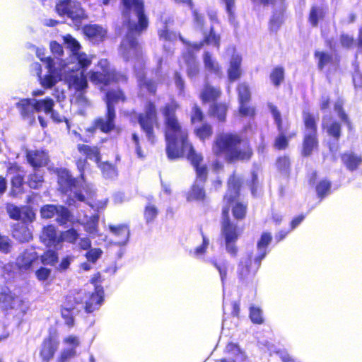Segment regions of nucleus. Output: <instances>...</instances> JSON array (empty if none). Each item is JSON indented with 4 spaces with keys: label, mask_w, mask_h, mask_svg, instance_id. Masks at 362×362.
I'll return each instance as SVG.
<instances>
[{
    "label": "nucleus",
    "mask_w": 362,
    "mask_h": 362,
    "mask_svg": "<svg viewBox=\"0 0 362 362\" xmlns=\"http://www.w3.org/2000/svg\"><path fill=\"white\" fill-rule=\"evenodd\" d=\"M56 215H57L56 221L60 226L65 225L71 216L70 211L64 206H58V212Z\"/></svg>",
    "instance_id": "3c124183"
},
{
    "label": "nucleus",
    "mask_w": 362,
    "mask_h": 362,
    "mask_svg": "<svg viewBox=\"0 0 362 362\" xmlns=\"http://www.w3.org/2000/svg\"><path fill=\"white\" fill-rule=\"evenodd\" d=\"M180 106L175 100L165 103L160 109L163 117V132L166 143L165 151L170 160L187 158L194 168L201 165L203 157L197 153L189 141L187 130L180 122L177 111Z\"/></svg>",
    "instance_id": "f03ea898"
},
{
    "label": "nucleus",
    "mask_w": 362,
    "mask_h": 362,
    "mask_svg": "<svg viewBox=\"0 0 362 362\" xmlns=\"http://www.w3.org/2000/svg\"><path fill=\"white\" fill-rule=\"evenodd\" d=\"M168 21H170V20L165 21V23H164L165 25H164L163 28L158 30V35L160 40H163L168 41V42H173V41H175L177 39V37H178V34H177L176 33H175L173 31L170 30L167 28V24H168Z\"/></svg>",
    "instance_id": "8fccbe9b"
},
{
    "label": "nucleus",
    "mask_w": 362,
    "mask_h": 362,
    "mask_svg": "<svg viewBox=\"0 0 362 362\" xmlns=\"http://www.w3.org/2000/svg\"><path fill=\"white\" fill-rule=\"evenodd\" d=\"M253 151L247 142H244L239 135L228 134V162L248 161Z\"/></svg>",
    "instance_id": "423d86ee"
},
{
    "label": "nucleus",
    "mask_w": 362,
    "mask_h": 362,
    "mask_svg": "<svg viewBox=\"0 0 362 362\" xmlns=\"http://www.w3.org/2000/svg\"><path fill=\"white\" fill-rule=\"evenodd\" d=\"M13 237L21 243H26L33 239V234L26 225L16 224L12 230Z\"/></svg>",
    "instance_id": "cd10ccee"
},
{
    "label": "nucleus",
    "mask_w": 362,
    "mask_h": 362,
    "mask_svg": "<svg viewBox=\"0 0 362 362\" xmlns=\"http://www.w3.org/2000/svg\"><path fill=\"white\" fill-rule=\"evenodd\" d=\"M21 219L24 223H32L35 219V213L29 206H23Z\"/></svg>",
    "instance_id": "e2e57ef3"
},
{
    "label": "nucleus",
    "mask_w": 362,
    "mask_h": 362,
    "mask_svg": "<svg viewBox=\"0 0 362 362\" xmlns=\"http://www.w3.org/2000/svg\"><path fill=\"white\" fill-rule=\"evenodd\" d=\"M103 251L100 248H90L86 253L85 257L88 262L95 263L97 260L101 257Z\"/></svg>",
    "instance_id": "774afa93"
},
{
    "label": "nucleus",
    "mask_w": 362,
    "mask_h": 362,
    "mask_svg": "<svg viewBox=\"0 0 362 362\" xmlns=\"http://www.w3.org/2000/svg\"><path fill=\"white\" fill-rule=\"evenodd\" d=\"M228 362H248V360L238 344L230 343L228 344Z\"/></svg>",
    "instance_id": "393cba45"
},
{
    "label": "nucleus",
    "mask_w": 362,
    "mask_h": 362,
    "mask_svg": "<svg viewBox=\"0 0 362 362\" xmlns=\"http://www.w3.org/2000/svg\"><path fill=\"white\" fill-rule=\"evenodd\" d=\"M58 206L54 204H46L41 207L40 215L42 218L49 219L53 218L58 212Z\"/></svg>",
    "instance_id": "4d7b16f0"
},
{
    "label": "nucleus",
    "mask_w": 362,
    "mask_h": 362,
    "mask_svg": "<svg viewBox=\"0 0 362 362\" xmlns=\"http://www.w3.org/2000/svg\"><path fill=\"white\" fill-rule=\"evenodd\" d=\"M194 135L202 141H205L213 135V127L208 122H204L196 127L194 130Z\"/></svg>",
    "instance_id": "f704fd0d"
},
{
    "label": "nucleus",
    "mask_w": 362,
    "mask_h": 362,
    "mask_svg": "<svg viewBox=\"0 0 362 362\" xmlns=\"http://www.w3.org/2000/svg\"><path fill=\"white\" fill-rule=\"evenodd\" d=\"M204 119V114L201 107L194 104L191 110L190 123L192 124L202 123Z\"/></svg>",
    "instance_id": "de8ad7c7"
},
{
    "label": "nucleus",
    "mask_w": 362,
    "mask_h": 362,
    "mask_svg": "<svg viewBox=\"0 0 362 362\" xmlns=\"http://www.w3.org/2000/svg\"><path fill=\"white\" fill-rule=\"evenodd\" d=\"M277 169L284 175H288L290 171L291 163L288 156L279 157L276 163Z\"/></svg>",
    "instance_id": "bf43d9fd"
},
{
    "label": "nucleus",
    "mask_w": 362,
    "mask_h": 362,
    "mask_svg": "<svg viewBox=\"0 0 362 362\" xmlns=\"http://www.w3.org/2000/svg\"><path fill=\"white\" fill-rule=\"evenodd\" d=\"M58 253L56 250H47L40 256V261L45 265L54 266L58 262Z\"/></svg>",
    "instance_id": "49530a36"
},
{
    "label": "nucleus",
    "mask_w": 362,
    "mask_h": 362,
    "mask_svg": "<svg viewBox=\"0 0 362 362\" xmlns=\"http://www.w3.org/2000/svg\"><path fill=\"white\" fill-rule=\"evenodd\" d=\"M11 194L16 197L24 193V176L21 174L13 175L11 179Z\"/></svg>",
    "instance_id": "e433bc0d"
},
{
    "label": "nucleus",
    "mask_w": 362,
    "mask_h": 362,
    "mask_svg": "<svg viewBox=\"0 0 362 362\" xmlns=\"http://www.w3.org/2000/svg\"><path fill=\"white\" fill-rule=\"evenodd\" d=\"M33 98H22L16 103V107L23 118L33 117Z\"/></svg>",
    "instance_id": "c9c22d12"
},
{
    "label": "nucleus",
    "mask_w": 362,
    "mask_h": 362,
    "mask_svg": "<svg viewBox=\"0 0 362 362\" xmlns=\"http://www.w3.org/2000/svg\"><path fill=\"white\" fill-rule=\"evenodd\" d=\"M247 103H239V114L242 117H255L256 114L255 107L251 105H248Z\"/></svg>",
    "instance_id": "0e129e2a"
},
{
    "label": "nucleus",
    "mask_w": 362,
    "mask_h": 362,
    "mask_svg": "<svg viewBox=\"0 0 362 362\" xmlns=\"http://www.w3.org/2000/svg\"><path fill=\"white\" fill-rule=\"evenodd\" d=\"M67 82L69 87H73L76 91H83L88 87L86 76L84 72L71 74L67 77Z\"/></svg>",
    "instance_id": "5701e85b"
},
{
    "label": "nucleus",
    "mask_w": 362,
    "mask_h": 362,
    "mask_svg": "<svg viewBox=\"0 0 362 362\" xmlns=\"http://www.w3.org/2000/svg\"><path fill=\"white\" fill-rule=\"evenodd\" d=\"M212 153L216 157H226V134H218L212 144Z\"/></svg>",
    "instance_id": "a878e982"
},
{
    "label": "nucleus",
    "mask_w": 362,
    "mask_h": 362,
    "mask_svg": "<svg viewBox=\"0 0 362 362\" xmlns=\"http://www.w3.org/2000/svg\"><path fill=\"white\" fill-rule=\"evenodd\" d=\"M63 343L69 347L62 349L54 362H69L77 356L76 348L81 344L78 337L69 335L63 339Z\"/></svg>",
    "instance_id": "9b49d317"
},
{
    "label": "nucleus",
    "mask_w": 362,
    "mask_h": 362,
    "mask_svg": "<svg viewBox=\"0 0 362 362\" xmlns=\"http://www.w3.org/2000/svg\"><path fill=\"white\" fill-rule=\"evenodd\" d=\"M149 202L146 205L144 210V217L147 223H152L156 218L158 214V209L157 206L151 202L153 197H148Z\"/></svg>",
    "instance_id": "ea45409f"
},
{
    "label": "nucleus",
    "mask_w": 362,
    "mask_h": 362,
    "mask_svg": "<svg viewBox=\"0 0 362 362\" xmlns=\"http://www.w3.org/2000/svg\"><path fill=\"white\" fill-rule=\"evenodd\" d=\"M37 259V252L25 250L16 259V269L20 274L30 273L33 270V263Z\"/></svg>",
    "instance_id": "dca6fc26"
},
{
    "label": "nucleus",
    "mask_w": 362,
    "mask_h": 362,
    "mask_svg": "<svg viewBox=\"0 0 362 362\" xmlns=\"http://www.w3.org/2000/svg\"><path fill=\"white\" fill-rule=\"evenodd\" d=\"M318 146L317 134H304L301 154L309 156Z\"/></svg>",
    "instance_id": "b1692460"
},
{
    "label": "nucleus",
    "mask_w": 362,
    "mask_h": 362,
    "mask_svg": "<svg viewBox=\"0 0 362 362\" xmlns=\"http://www.w3.org/2000/svg\"><path fill=\"white\" fill-rule=\"evenodd\" d=\"M40 240L46 247L55 249H60L62 247V237L57 235V228L52 224L47 225L42 228Z\"/></svg>",
    "instance_id": "4468645a"
},
{
    "label": "nucleus",
    "mask_w": 362,
    "mask_h": 362,
    "mask_svg": "<svg viewBox=\"0 0 362 362\" xmlns=\"http://www.w3.org/2000/svg\"><path fill=\"white\" fill-rule=\"evenodd\" d=\"M239 103H249L251 100V91L248 84L240 83L237 86Z\"/></svg>",
    "instance_id": "c03bdc74"
},
{
    "label": "nucleus",
    "mask_w": 362,
    "mask_h": 362,
    "mask_svg": "<svg viewBox=\"0 0 362 362\" xmlns=\"http://www.w3.org/2000/svg\"><path fill=\"white\" fill-rule=\"evenodd\" d=\"M239 235L238 227L228 221V252L235 256L238 249L234 244L230 243L237 240Z\"/></svg>",
    "instance_id": "2f4dec72"
},
{
    "label": "nucleus",
    "mask_w": 362,
    "mask_h": 362,
    "mask_svg": "<svg viewBox=\"0 0 362 362\" xmlns=\"http://www.w3.org/2000/svg\"><path fill=\"white\" fill-rule=\"evenodd\" d=\"M270 79L273 84L278 87L284 79V68L281 66L274 68L270 74Z\"/></svg>",
    "instance_id": "5fc2aeb1"
},
{
    "label": "nucleus",
    "mask_w": 362,
    "mask_h": 362,
    "mask_svg": "<svg viewBox=\"0 0 362 362\" xmlns=\"http://www.w3.org/2000/svg\"><path fill=\"white\" fill-rule=\"evenodd\" d=\"M121 15L126 33L119 45V54L125 62L143 61L142 47L139 37L149 27V18L144 0H121Z\"/></svg>",
    "instance_id": "f257e3e1"
},
{
    "label": "nucleus",
    "mask_w": 362,
    "mask_h": 362,
    "mask_svg": "<svg viewBox=\"0 0 362 362\" xmlns=\"http://www.w3.org/2000/svg\"><path fill=\"white\" fill-rule=\"evenodd\" d=\"M209 115L216 118L219 122H224L226 116V105L223 103H214L209 106Z\"/></svg>",
    "instance_id": "473e14b6"
},
{
    "label": "nucleus",
    "mask_w": 362,
    "mask_h": 362,
    "mask_svg": "<svg viewBox=\"0 0 362 362\" xmlns=\"http://www.w3.org/2000/svg\"><path fill=\"white\" fill-rule=\"evenodd\" d=\"M82 31L88 40L95 44L103 42L107 35L106 30L97 24L85 25Z\"/></svg>",
    "instance_id": "a211bd4d"
},
{
    "label": "nucleus",
    "mask_w": 362,
    "mask_h": 362,
    "mask_svg": "<svg viewBox=\"0 0 362 362\" xmlns=\"http://www.w3.org/2000/svg\"><path fill=\"white\" fill-rule=\"evenodd\" d=\"M77 150L87 160H93L95 163H99L101 160L100 148L98 146L80 144L77 145Z\"/></svg>",
    "instance_id": "aec40b11"
},
{
    "label": "nucleus",
    "mask_w": 362,
    "mask_h": 362,
    "mask_svg": "<svg viewBox=\"0 0 362 362\" xmlns=\"http://www.w3.org/2000/svg\"><path fill=\"white\" fill-rule=\"evenodd\" d=\"M25 157L27 163L35 170L46 166L49 162L48 153L42 149L27 150Z\"/></svg>",
    "instance_id": "ddd939ff"
},
{
    "label": "nucleus",
    "mask_w": 362,
    "mask_h": 362,
    "mask_svg": "<svg viewBox=\"0 0 362 362\" xmlns=\"http://www.w3.org/2000/svg\"><path fill=\"white\" fill-rule=\"evenodd\" d=\"M90 81L99 87L100 91L105 90L111 84H127L129 81L128 75L115 69H104L102 71H90Z\"/></svg>",
    "instance_id": "20e7f679"
},
{
    "label": "nucleus",
    "mask_w": 362,
    "mask_h": 362,
    "mask_svg": "<svg viewBox=\"0 0 362 362\" xmlns=\"http://www.w3.org/2000/svg\"><path fill=\"white\" fill-rule=\"evenodd\" d=\"M205 67L209 71L218 72L220 69L213 60L211 54L209 52H205L203 56Z\"/></svg>",
    "instance_id": "69168bd1"
},
{
    "label": "nucleus",
    "mask_w": 362,
    "mask_h": 362,
    "mask_svg": "<svg viewBox=\"0 0 362 362\" xmlns=\"http://www.w3.org/2000/svg\"><path fill=\"white\" fill-rule=\"evenodd\" d=\"M44 182L43 174L33 172L28 175L26 184L30 189H39L42 187Z\"/></svg>",
    "instance_id": "a19ab883"
},
{
    "label": "nucleus",
    "mask_w": 362,
    "mask_h": 362,
    "mask_svg": "<svg viewBox=\"0 0 362 362\" xmlns=\"http://www.w3.org/2000/svg\"><path fill=\"white\" fill-rule=\"evenodd\" d=\"M242 57L238 54H233L230 61V66L228 69V78L230 81H235L240 78L242 75L241 69Z\"/></svg>",
    "instance_id": "4be33fe9"
},
{
    "label": "nucleus",
    "mask_w": 362,
    "mask_h": 362,
    "mask_svg": "<svg viewBox=\"0 0 362 362\" xmlns=\"http://www.w3.org/2000/svg\"><path fill=\"white\" fill-rule=\"evenodd\" d=\"M60 236L62 237V242L66 241L70 244H75L78 239L79 234L76 229L71 228L63 231Z\"/></svg>",
    "instance_id": "6e6d98bb"
},
{
    "label": "nucleus",
    "mask_w": 362,
    "mask_h": 362,
    "mask_svg": "<svg viewBox=\"0 0 362 362\" xmlns=\"http://www.w3.org/2000/svg\"><path fill=\"white\" fill-rule=\"evenodd\" d=\"M323 127L326 129L327 132L329 136L333 137L336 141L339 139L341 136V127L339 122L334 121L326 126L323 124Z\"/></svg>",
    "instance_id": "09e8293b"
},
{
    "label": "nucleus",
    "mask_w": 362,
    "mask_h": 362,
    "mask_svg": "<svg viewBox=\"0 0 362 362\" xmlns=\"http://www.w3.org/2000/svg\"><path fill=\"white\" fill-rule=\"evenodd\" d=\"M59 345L57 329H49L48 335L43 339L40 346L39 357L41 362H51L59 349Z\"/></svg>",
    "instance_id": "1a4fd4ad"
},
{
    "label": "nucleus",
    "mask_w": 362,
    "mask_h": 362,
    "mask_svg": "<svg viewBox=\"0 0 362 362\" xmlns=\"http://www.w3.org/2000/svg\"><path fill=\"white\" fill-rule=\"evenodd\" d=\"M54 105V100L49 98L47 97L42 100H36L33 99L32 107L33 112H40L43 110L46 114H50Z\"/></svg>",
    "instance_id": "c85d7f7f"
},
{
    "label": "nucleus",
    "mask_w": 362,
    "mask_h": 362,
    "mask_svg": "<svg viewBox=\"0 0 362 362\" xmlns=\"http://www.w3.org/2000/svg\"><path fill=\"white\" fill-rule=\"evenodd\" d=\"M315 56L319 59L318 67L320 70L329 64L332 60V55L324 52H315Z\"/></svg>",
    "instance_id": "680f3d73"
},
{
    "label": "nucleus",
    "mask_w": 362,
    "mask_h": 362,
    "mask_svg": "<svg viewBox=\"0 0 362 362\" xmlns=\"http://www.w3.org/2000/svg\"><path fill=\"white\" fill-rule=\"evenodd\" d=\"M72 57L76 61L77 69L82 72H85L92 64L93 57L85 52H79Z\"/></svg>",
    "instance_id": "4c0bfd02"
},
{
    "label": "nucleus",
    "mask_w": 362,
    "mask_h": 362,
    "mask_svg": "<svg viewBox=\"0 0 362 362\" xmlns=\"http://www.w3.org/2000/svg\"><path fill=\"white\" fill-rule=\"evenodd\" d=\"M99 216L94 214L91 216L84 223L85 230L88 233H96L98 232Z\"/></svg>",
    "instance_id": "13d9d810"
},
{
    "label": "nucleus",
    "mask_w": 362,
    "mask_h": 362,
    "mask_svg": "<svg viewBox=\"0 0 362 362\" xmlns=\"http://www.w3.org/2000/svg\"><path fill=\"white\" fill-rule=\"evenodd\" d=\"M219 40V36L214 33V28H211L209 34L206 35L202 40L204 41L205 45H214L216 47H218Z\"/></svg>",
    "instance_id": "338daca9"
},
{
    "label": "nucleus",
    "mask_w": 362,
    "mask_h": 362,
    "mask_svg": "<svg viewBox=\"0 0 362 362\" xmlns=\"http://www.w3.org/2000/svg\"><path fill=\"white\" fill-rule=\"evenodd\" d=\"M66 48L71 52V56L80 52L81 48L80 43L71 35H66L64 37Z\"/></svg>",
    "instance_id": "603ef678"
},
{
    "label": "nucleus",
    "mask_w": 362,
    "mask_h": 362,
    "mask_svg": "<svg viewBox=\"0 0 362 362\" xmlns=\"http://www.w3.org/2000/svg\"><path fill=\"white\" fill-rule=\"evenodd\" d=\"M136 120L147 139L153 144L156 139L155 127L158 126V107L153 100L145 102L144 110L137 114Z\"/></svg>",
    "instance_id": "7ed1b4c3"
},
{
    "label": "nucleus",
    "mask_w": 362,
    "mask_h": 362,
    "mask_svg": "<svg viewBox=\"0 0 362 362\" xmlns=\"http://www.w3.org/2000/svg\"><path fill=\"white\" fill-rule=\"evenodd\" d=\"M103 101L105 105V112L107 117H110L116 122L117 112L115 105L118 103H125L128 101V97L125 91L117 87L116 88L105 89Z\"/></svg>",
    "instance_id": "0eeeda50"
},
{
    "label": "nucleus",
    "mask_w": 362,
    "mask_h": 362,
    "mask_svg": "<svg viewBox=\"0 0 362 362\" xmlns=\"http://www.w3.org/2000/svg\"><path fill=\"white\" fill-rule=\"evenodd\" d=\"M17 298V296L10 291L0 293V302L6 310H11L15 308Z\"/></svg>",
    "instance_id": "79ce46f5"
},
{
    "label": "nucleus",
    "mask_w": 362,
    "mask_h": 362,
    "mask_svg": "<svg viewBox=\"0 0 362 362\" xmlns=\"http://www.w3.org/2000/svg\"><path fill=\"white\" fill-rule=\"evenodd\" d=\"M204 184L194 182L188 193V200H204L206 197Z\"/></svg>",
    "instance_id": "58836bf2"
},
{
    "label": "nucleus",
    "mask_w": 362,
    "mask_h": 362,
    "mask_svg": "<svg viewBox=\"0 0 362 362\" xmlns=\"http://www.w3.org/2000/svg\"><path fill=\"white\" fill-rule=\"evenodd\" d=\"M325 15V12L322 8L315 6L312 7L309 16V20L312 25L314 27L317 26L318 21L323 19Z\"/></svg>",
    "instance_id": "864d4df0"
},
{
    "label": "nucleus",
    "mask_w": 362,
    "mask_h": 362,
    "mask_svg": "<svg viewBox=\"0 0 362 362\" xmlns=\"http://www.w3.org/2000/svg\"><path fill=\"white\" fill-rule=\"evenodd\" d=\"M196 177L194 182L205 184L207 180L208 170L206 165H199L194 168Z\"/></svg>",
    "instance_id": "052dcab7"
},
{
    "label": "nucleus",
    "mask_w": 362,
    "mask_h": 362,
    "mask_svg": "<svg viewBox=\"0 0 362 362\" xmlns=\"http://www.w3.org/2000/svg\"><path fill=\"white\" fill-rule=\"evenodd\" d=\"M138 88L140 91L146 92L150 95L155 96L157 94L158 83L152 78L144 76L139 80Z\"/></svg>",
    "instance_id": "7c9ffc66"
},
{
    "label": "nucleus",
    "mask_w": 362,
    "mask_h": 362,
    "mask_svg": "<svg viewBox=\"0 0 362 362\" xmlns=\"http://www.w3.org/2000/svg\"><path fill=\"white\" fill-rule=\"evenodd\" d=\"M267 107L274 117V122L276 124L279 132V135L275 139L274 146L279 150L285 149L288 145V141L285 135L286 130L283 127V122L281 112L279 111L277 107L273 105L272 103H268Z\"/></svg>",
    "instance_id": "9d476101"
},
{
    "label": "nucleus",
    "mask_w": 362,
    "mask_h": 362,
    "mask_svg": "<svg viewBox=\"0 0 362 362\" xmlns=\"http://www.w3.org/2000/svg\"><path fill=\"white\" fill-rule=\"evenodd\" d=\"M102 174L105 178H112L117 175V171L115 164L108 161L96 163Z\"/></svg>",
    "instance_id": "37998d69"
},
{
    "label": "nucleus",
    "mask_w": 362,
    "mask_h": 362,
    "mask_svg": "<svg viewBox=\"0 0 362 362\" xmlns=\"http://www.w3.org/2000/svg\"><path fill=\"white\" fill-rule=\"evenodd\" d=\"M82 296L85 298L84 310L87 313H91L98 310L104 301L103 288L96 287V291L91 293H84Z\"/></svg>",
    "instance_id": "f8f14e48"
},
{
    "label": "nucleus",
    "mask_w": 362,
    "mask_h": 362,
    "mask_svg": "<svg viewBox=\"0 0 362 362\" xmlns=\"http://www.w3.org/2000/svg\"><path fill=\"white\" fill-rule=\"evenodd\" d=\"M116 122L108 117L105 114L104 117H98L93 119L91 125L86 129V132L94 134L100 130L104 134H109L116 129Z\"/></svg>",
    "instance_id": "f3484780"
},
{
    "label": "nucleus",
    "mask_w": 362,
    "mask_h": 362,
    "mask_svg": "<svg viewBox=\"0 0 362 362\" xmlns=\"http://www.w3.org/2000/svg\"><path fill=\"white\" fill-rule=\"evenodd\" d=\"M110 233L117 239V243L124 245L127 243L130 231L127 224L109 225Z\"/></svg>",
    "instance_id": "412c9836"
},
{
    "label": "nucleus",
    "mask_w": 362,
    "mask_h": 362,
    "mask_svg": "<svg viewBox=\"0 0 362 362\" xmlns=\"http://www.w3.org/2000/svg\"><path fill=\"white\" fill-rule=\"evenodd\" d=\"M272 237L269 233L264 232L262 234L259 240L257 243L258 257L255 259V262L258 264L267 255L266 248L270 244Z\"/></svg>",
    "instance_id": "c756f323"
},
{
    "label": "nucleus",
    "mask_w": 362,
    "mask_h": 362,
    "mask_svg": "<svg viewBox=\"0 0 362 362\" xmlns=\"http://www.w3.org/2000/svg\"><path fill=\"white\" fill-rule=\"evenodd\" d=\"M83 302V296L80 293H71L66 296L62 305V308L73 311L77 306Z\"/></svg>",
    "instance_id": "72a5a7b5"
},
{
    "label": "nucleus",
    "mask_w": 362,
    "mask_h": 362,
    "mask_svg": "<svg viewBox=\"0 0 362 362\" xmlns=\"http://www.w3.org/2000/svg\"><path fill=\"white\" fill-rule=\"evenodd\" d=\"M222 94L221 89L218 86H213L206 83L202 90L199 98L202 103H216Z\"/></svg>",
    "instance_id": "6ab92c4d"
},
{
    "label": "nucleus",
    "mask_w": 362,
    "mask_h": 362,
    "mask_svg": "<svg viewBox=\"0 0 362 362\" xmlns=\"http://www.w3.org/2000/svg\"><path fill=\"white\" fill-rule=\"evenodd\" d=\"M57 183L60 192L67 195L77 188L78 182L68 170L63 169L57 173Z\"/></svg>",
    "instance_id": "2eb2a0df"
},
{
    "label": "nucleus",
    "mask_w": 362,
    "mask_h": 362,
    "mask_svg": "<svg viewBox=\"0 0 362 362\" xmlns=\"http://www.w3.org/2000/svg\"><path fill=\"white\" fill-rule=\"evenodd\" d=\"M303 117L305 127V134H317L315 117L310 113L305 111L303 113Z\"/></svg>",
    "instance_id": "a18cd8bd"
},
{
    "label": "nucleus",
    "mask_w": 362,
    "mask_h": 362,
    "mask_svg": "<svg viewBox=\"0 0 362 362\" xmlns=\"http://www.w3.org/2000/svg\"><path fill=\"white\" fill-rule=\"evenodd\" d=\"M341 158L346 168L351 171L356 170L362 163V156L354 152H346Z\"/></svg>",
    "instance_id": "bb28decb"
},
{
    "label": "nucleus",
    "mask_w": 362,
    "mask_h": 362,
    "mask_svg": "<svg viewBox=\"0 0 362 362\" xmlns=\"http://www.w3.org/2000/svg\"><path fill=\"white\" fill-rule=\"evenodd\" d=\"M241 177L233 174L228 182V201L230 204L233 217L237 220H242L245 217L247 204L239 200V191L242 186Z\"/></svg>",
    "instance_id": "39448f33"
},
{
    "label": "nucleus",
    "mask_w": 362,
    "mask_h": 362,
    "mask_svg": "<svg viewBox=\"0 0 362 362\" xmlns=\"http://www.w3.org/2000/svg\"><path fill=\"white\" fill-rule=\"evenodd\" d=\"M55 11L60 16H66L75 22H81L87 18L81 3L76 0H59Z\"/></svg>",
    "instance_id": "6e6552de"
}]
</instances>
